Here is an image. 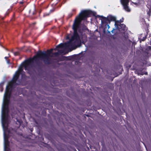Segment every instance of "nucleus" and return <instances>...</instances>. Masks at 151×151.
Masks as SVG:
<instances>
[{
  "label": "nucleus",
  "mask_w": 151,
  "mask_h": 151,
  "mask_svg": "<svg viewBox=\"0 0 151 151\" xmlns=\"http://www.w3.org/2000/svg\"><path fill=\"white\" fill-rule=\"evenodd\" d=\"M89 10H84L81 12L78 16L76 17L73 24V28L74 30V34L69 42L64 43H61L57 45L55 50L58 51L54 53H52L53 49L48 50V60L50 56L58 57L60 54H64L67 49H73L77 45L80 44L83 40L79 37L77 32L82 20H84L88 17L91 13Z\"/></svg>",
  "instance_id": "f257e3e1"
},
{
  "label": "nucleus",
  "mask_w": 151,
  "mask_h": 151,
  "mask_svg": "<svg viewBox=\"0 0 151 151\" xmlns=\"http://www.w3.org/2000/svg\"><path fill=\"white\" fill-rule=\"evenodd\" d=\"M19 70V71L16 72L12 81L6 86L4 94L1 111V123L3 129H8L9 123L8 107L11 94L14 90L18 89L17 87L16 88V86L21 84V80L17 81L20 75L22 74V77L25 76V75L22 73L23 72V67H20Z\"/></svg>",
  "instance_id": "f03ea898"
},
{
  "label": "nucleus",
  "mask_w": 151,
  "mask_h": 151,
  "mask_svg": "<svg viewBox=\"0 0 151 151\" xmlns=\"http://www.w3.org/2000/svg\"><path fill=\"white\" fill-rule=\"evenodd\" d=\"M47 64V52L40 51L33 58L25 60L23 64L25 70L29 74H31L35 69H41Z\"/></svg>",
  "instance_id": "7ed1b4c3"
},
{
  "label": "nucleus",
  "mask_w": 151,
  "mask_h": 151,
  "mask_svg": "<svg viewBox=\"0 0 151 151\" xmlns=\"http://www.w3.org/2000/svg\"><path fill=\"white\" fill-rule=\"evenodd\" d=\"M97 16L101 18V22L103 23H110L111 21H115V22H117L116 21V17L111 15L108 16L107 17H105L103 16H100L98 15Z\"/></svg>",
  "instance_id": "20e7f679"
},
{
  "label": "nucleus",
  "mask_w": 151,
  "mask_h": 151,
  "mask_svg": "<svg viewBox=\"0 0 151 151\" xmlns=\"http://www.w3.org/2000/svg\"><path fill=\"white\" fill-rule=\"evenodd\" d=\"M130 0H121V2L123 5L124 9L127 11L129 12L130 11V9L128 5V3Z\"/></svg>",
  "instance_id": "39448f33"
},
{
  "label": "nucleus",
  "mask_w": 151,
  "mask_h": 151,
  "mask_svg": "<svg viewBox=\"0 0 151 151\" xmlns=\"http://www.w3.org/2000/svg\"><path fill=\"white\" fill-rule=\"evenodd\" d=\"M115 27L118 29L120 31L121 30H125L127 29L126 26L124 24H118L117 22H116L115 23Z\"/></svg>",
  "instance_id": "423d86ee"
},
{
  "label": "nucleus",
  "mask_w": 151,
  "mask_h": 151,
  "mask_svg": "<svg viewBox=\"0 0 151 151\" xmlns=\"http://www.w3.org/2000/svg\"><path fill=\"white\" fill-rule=\"evenodd\" d=\"M29 13L30 15H34L35 14L36 11L35 6L33 5L29 11Z\"/></svg>",
  "instance_id": "0eeeda50"
},
{
  "label": "nucleus",
  "mask_w": 151,
  "mask_h": 151,
  "mask_svg": "<svg viewBox=\"0 0 151 151\" xmlns=\"http://www.w3.org/2000/svg\"><path fill=\"white\" fill-rule=\"evenodd\" d=\"M4 82H2L0 83V90L1 92H2L3 91V89L2 88V86L4 84Z\"/></svg>",
  "instance_id": "6e6552de"
},
{
  "label": "nucleus",
  "mask_w": 151,
  "mask_h": 151,
  "mask_svg": "<svg viewBox=\"0 0 151 151\" xmlns=\"http://www.w3.org/2000/svg\"><path fill=\"white\" fill-rule=\"evenodd\" d=\"M150 8L149 9V10H148L147 14L149 16H150V13H151V7H150Z\"/></svg>",
  "instance_id": "1a4fd4ad"
},
{
  "label": "nucleus",
  "mask_w": 151,
  "mask_h": 151,
  "mask_svg": "<svg viewBox=\"0 0 151 151\" xmlns=\"http://www.w3.org/2000/svg\"><path fill=\"white\" fill-rule=\"evenodd\" d=\"M9 148H4V151H9Z\"/></svg>",
  "instance_id": "9d476101"
},
{
  "label": "nucleus",
  "mask_w": 151,
  "mask_h": 151,
  "mask_svg": "<svg viewBox=\"0 0 151 151\" xmlns=\"http://www.w3.org/2000/svg\"><path fill=\"white\" fill-rule=\"evenodd\" d=\"M35 24H36V23L35 22H34V23H32L31 24H29L30 26L32 27L33 26H34Z\"/></svg>",
  "instance_id": "9b49d317"
},
{
  "label": "nucleus",
  "mask_w": 151,
  "mask_h": 151,
  "mask_svg": "<svg viewBox=\"0 0 151 151\" xmlns=\"http://www.w3.org/2000/svg\"><path fill=\"white\" fill-rule=\"evenodd\" d=\"M146 36H145V37H143L142 39L141 40H142V41H144L146 39Z\"/></svg>",
  "instance_id": "f8f14e48"
},
{
  "label": "nucleus",
  "mask_w": 151,
  "mask_h": 151,
  "mask_svg": "<svg viewBox=\"0 0 151 151\" xmlns=\"http://www.w3.org/2000/svg\"><path fill=\"white\" fill-rule=\"evenodd\" d=\"M54 11V8H53L52 9H51L50 10V13H51L53 12Z\"/></svg>",
  "instance_id": "ddd939ff"
},
{
  "label": "nucleus",
  "mask_w": 151,
  "mask_h": 151,
  "mask_svg": "<svg viewBox=\"0 0 151 151\" xmlns=\"http://www.w3.org/2000/svg\"><path fill=\"white\" fill-rule=\"evenodd\" d=\"M19 53L18 52H16L14 53V55H17L19 54Z\"/></svg>",
  "instance_id": "4468645a"
},
{
  "label": "nucleus",
  "mask_w": 151,
  "mask_h": 151,
  "mask_svg": "<svg viewBox=\"0 0 151 151\" xmlns=\"http://www.w3.org/2000/svg\"><path fill=\"white\" fill-rule=\"evenodd\" d=\"M17 121L18 122L19 125H20L21 124V122H22V121L21 120H17Z\"/></svg>",
  "instance_id": "2eb2a0df"
},
{
  "label": "nucleus",
  "mask_w": 151,
  "mask_h": 151,
  "mask_svg": "<svg viewBox=\"0 0 151 151\" xmlns=\"http://www.w3.org/2000/svg\"><path fill=\"white\" fill-rule=\"evenodd\" d=\"M147 49H148V50H151V46H148L147 47Z\"/></svg>",
  "instance_id": "dca6fc26"
},
{
  "label": "nucleus",
  "mask_w": 151,
  "mask_h": 151,
  "mask_svg": "<svg viewBox=\"0 0 151 151\" xmlns=\"http://www.w3.org/2000/svg\"><path fill=\"white\" fill-rule=\"evenodd\" d=\"M47 14L46 13L44 14L43 15L44 17H46L47 16Z\"/></svg>",
  "instance_id": "f3484780"
},
{
  "label": "nucleus",
  "mask_w": 151,
  "mask_h": 151,
  "mask_svg": "<svg viewBox=\"0 0 151 151\" xmlns=\"http://www.w3.org/2000/svg\"><path fill=\"white\" fill-rule=\"evenodd\" d=\"M6 62L8 64L10 63V60H7Z\"/></svg>",
  "instance_id": "a211bd4d"
},
{
  "label": "nucleus",
  "mask_w": 151,
  "mask_h": 151,
  "mask_svg": "<svg viewBox=\"0 0 151 151\" xmlns=\"http://www.w3.org/2000/svg\"><path fill=\"white\" fill-rule=\"evenodd\" d=\"M8 58V57H5V58L6 60V59H7Z\"/></svg>",
  "instance_id": "6ab92c4d"
},
{
  "label": "nucleus",
  "mask_w": 151,
  "mask_h": 151,
  "mask_svg": "<svg viewBox=\"0 0 151 151\" xmlns=\"http://www.w3.org/2000/svg\"><path fill=\"white\" fill-rule=\"evenodd\" d=\"M107 26H108V29H109V28H110V26H109V25H107Z\"/></svg>",
  "instance_id": "aec40b11"
},
{
  "label": "nucleus",
  "mask_w": 151,
  "mask_h": 151,
  "mask_svg": "<svg viewBox=\"0 0 151 151\" xmlns=\"http://www.w3.org/2000/svg\"><path fill=\"white\" fill-rule=\"evenodd\" d=\"M114 29H113V30H111V32H113V31H114Z\"/></svg>",
  "instance_id": "412c9836"
},
{
  "label": "nucleus",
  "mask_w": 151,
  "mask_h": 151,
  "mask_svg": "<svg viewBox=\"0 0 151 151\" xmlns=\"http://www.w3.org/2000/svg\"><path fill=\"white\" fill-rule=\"evenodd\" d=\"M135 5H137V3H133Z\"/></svg>",
  "instance_id": "4be33fe9"
},
{
  "label": "nucleus",
  "mask_w": 151,
  "mask_h": 151,
  "mask_svg": "<svg viewBox=\"0 0 151 151\" xmlns=\"http://www.w3.org/2000/svg\"><path fill=\"white\" fill-rule=\"evenodd\" d=\"M67 39H69V37L68 36H67Z\"/></svg>",
  "instance_id": "5701e85b"
},
{
  "label": "nucleus",
  "mask_w": 151,
  "mask_h": 151,
  "mask_svg": "<svg viewBox=\"0 0 151 151\" xmlns=\"http://www.w3.org/2000/svg\"><path fill=\"white\" fill-rule=\"evenodd\" d=\"M17 92H16V93H15V94H17Z\"/></svg>",
  "instance_id": "b1692460"
},
{
  "label": "nucleus",
  "mask_w": 151,
  "mask_h": 151,
  "mask_svg": "<svg viewBox=\"0 0 151 151\" xmlns=\"http://www.w3.org/2000/svg\"><path fill=\"white\" fill-rule=\"evenodd\" d=\"M20 4H22V3H23V2H20Z\"/></svg>",
  "instance_id": "393cba45"
},
{
  "label": "nucleus",
  "mask_w": 151,
  "mask_h": 151,
  "mask_svg": "<svg viewBox=\"0 0 151 151\" xmlns=\"http://www.w3.org/2000/svg\"><path fill=\"white\" fill-rule=\"evenodd\" d=\"M147 73H146L145 74L147 75Z\"/></svg>",
  "instance_id": "a878e982"
},
{
  "label": "nucleus",
  "mask_w": 151,
  "mask_h": 151,
  "mask_svg": "<svg viewBox=\"0 0 151 151\" xmlns=\"http://www.w3.org/2000/svg\"><path fill=\"white\" fill-rule=\"evenodd\" d=\"M84 29H85V27L84 28Z\"/></svg>",
  "instance_id": "bb28decb"
}]
</instances>
